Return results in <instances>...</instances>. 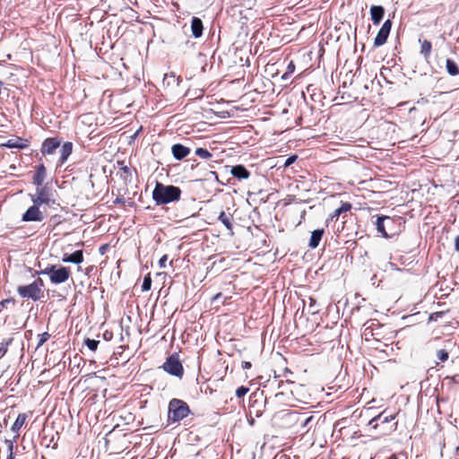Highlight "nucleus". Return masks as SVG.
Returning <instances> with one entry per match:
<instances>
[{"label":"nucleus","instance_id":"nucleus-3","mask_svg":"<svg viewBox=\"0 0 459 459\" xmlns=\"http://www.w3.org/2000/svg\"><path fill=\"white\" fill-rule=\"evenodd\" d=\"M44 281L38 277L30 284L18 286L17 293L23 299L39 301L44 298Z\"/></svg>","mask_w":459,"mask_h":459},{"label":"nucleus","instance_id":"nucleus-25","mask_svg":"<svg viewBox=\"0 0 459 459\" xmlns=\"http://www.w3.org/2000/svg\"><path fill=\"white\" fill-rule=\"evenodd\" d=\"M446 69L449 75L457 76L459 75V66L454 60L447 58L446 61Z\"/></svg>","mask_w":459,"mask_h":459},{"label":"nucleus","instance_id":"nucleus-41","mask_svg":"<svg viewBox=\"0 0 459 459\" xmlns=\"http://www.w3.org/2000/svg\"><path fill=\"white\" fill-rule=\"evenodd\" d=\"M252 367L251 362L249 361H243L242 362V368L243 369H249Z\"/></svg>","mask_w":459,"mask_h":459},{"label":"nucleus","instance_id":"nucleus-23","mask_svg":"<svg viewBox=\"0 0 459 459\" xmlns=\"http://www.w3.org/2000/svg\"><path fill=\"white\" fill-rule=\"evenodd\" d=\"M73 151V143L71 142H66L62 145V148L60 150V158H59V163L60 165H63L68 159V157L71 155Z\"/></svg>","mask_w":459,"mask_h":459},{"label":"nucleus","instance_id":"nucleus-24","mask_svg":"<svg viewBox=\"0 0 459 459\" xmlns=\"http://www.w3.org/2000/svg\"><path fill=\"white\" fill-rule=\"evenodd\" d=\"M218 219L227 230L233 233V215L231 213H226L224 211H221Z\"/></svg>","mask_w":459,"mask_h":459},{"label":"nucleus","instance_id":"nucleus-12","mask_svg":"<svg viewBox=\"0 0 459 459\" xmlns=\"http://www.w3.org/2000/svg\"><path fill=\"white\" fill-rule=\"evenodd\" d=\"M190 152H191L190 148H188L181 143L173 144L171 147L172 155L178 160H181L184 158H186V156H188Z\"/></svg>","mask_w":459,"mask_h":459},{"label":"nucleus","instance_id":"nucleus-36","mask_svg":"<svg viewBox=\"0 0 459 459\" xmlns=\"http://www.w3.org/2000/svg\"><path fill=\"white\" fill-rule=\"evenodd\" d=\"M13 442L14 441H12V440H5V443L8 445V451H9V455H8L7 459H14V455H13L14 446H13Z\"/></svg>","mask_w":459,"mask_h":459},{"label":"nucleus","instance_id":"nucleus-45","mask_svg":"<svg viewBox=\"0 0 459 459\" xmlns=\"http://www.w3.org/2000/svg\"><path fill=\"white\" fill-rule=\"evenodd\" d=\"M221 297V293L219 292L217 293L213 298H212V300H217L218 299H220Z\"/></svg>","mask_w":459,"mask_h":459},{"label":"nucleus","instance_id":"nucleus-22","mask_svg":"<svg viewBox=\"0 0 459 459\" xmlns=\"http://www.w3.org/2000/svg\"><path fill=\"white\" fill-rule=\"evenodd\" d=\"M204 25L201 19L193 17L191 21V30L195 38H200L203 35Z\"/></svg>","mask_w":459,"mask_h":459},{"label":"nucleus","instance_id":"nucleus-10","mask_svg":"<svg viewBox=\"0 0 459 459\" xmlns=\"http://www.w3.org/2000/svg\"><path fill=\"white\" fill-rule=\"evenodd\" d=\"M61 141L56 137L47 138L41 146L42 155L53 154L55 151L59 147Z\"/></svg>","mask_w":459,"mask_h":459},{"label":"nucleus","instance_id":"nucleus-47","mask_svg":"<svg viewBox=\"0 0 459 459\" xmlns=\"http://www.w3.org/2000/svg\"><path fill=\"white\" fill-rule=\"evenodd\" d=\"M173 5L178 10L179 9V4L178 3H174Z\"/></svg>","mask_w":459,"mask_h":459},{"label":"nucleus","instance_id":"nucleus-2","mask_svg":"<svg viewBox=\"0 0 459 459\" xmlns=\"http://www.w3.org/2000/svg\"><path fill=\"white\" fill-rule=\"evenodd\" d=\"M181 197V189L172 185L165 186L157 182L152 191V199L156 204L162 205L172 202L179 201Z\"/></svg>","mask_w":459,"mask_h":459},{"label":"nucleus","instance_id":"nucleus-7","mask_svg":"<svg viewBox=\"0 0 459 459\" xmlns=\"http://www.w3.org/2000/svg\"><path fill=\"white\" fill-rule=\"evenodd\" d=\"M30 198L33 204L49 205L51 203V193L47 186H37L36 193L30 195Z\"/></svg>","mask_w":459,"mask_h":459},{"label":"nucleus","instance_id":"nucleus-16","mask_svg":"<svg viewBox=\"0 0 459 459\" xmlns=\"http://www.w3.org/2000/svg\"><path fill=\"white\" fill-rule=\"evenodd\" d=\"M230 174L238 180L247 179L250 177L249 170L244 165L231 167Z\"/></svg>","mask_w":459,"mask_h":459},{"label":"nucleus","instance_id":"nucleus-8","mask_svg":"<svg viewBox=\"0 0 459 459\" xmlns=\"http://www.w3.org/2000/svg\"><path fill=\"white\" fill-rule=\"evenodd\" d=\"M392 25H393V22H392L391 19H387L383 23V25L381 26L380 30H378V32L374 39L375 47H381L386 43L388 36H389L391 29H392Z\"/></svg>","mask_w":459,"mask_h":459},{"label":"nucleus","instance_id":"nucleus-11","mask_svg":"<svg viewBox=\"0 0 459 459\" xmlns=\"http://www.w3.org/2000/svg\"><path fill=\"white\" fill-rule=\"evenodd\" d=\"M47 177V169L43 162H40L39 165L35 166V172L32 177V183L36 186H42L44 180Z\"/></svg>","mask_w":459,"mask_h":459},{"label":"nucleus","instance_id":"nucleus-15","mask_svg":"<svg viewBox=\"0 0 459 459\" xmlns=\"http://www.w3.org/2000/svg\"><path fill=\"white\" fill-rule=\"evenodd\" d=\"M394 220L389 216H379L377 217L376 225L377 230L379 233H381L385 238L390 237L388 234L386 229H385V223H394Z\"/></svg>","mask_w":459,"mask_h":459},{"label":"nucleus","instance_id":"nucleus-42","mask_svg":"<svg viewBox=\"0 0 459 459\" xmlns=\"http://www.w3.org/2000/svg\"><path fill=\"white\" fill-rule=\"evenodd\" d=\"M108 246L107 244L102 245V246L100 247V250H99V251H100V253L101 255H104V254L106 253L107 249H108Z\"/></svg>","mask_w":459,"mask_h":459},{"label":"nucleus","instance_id":"nucleus-34","mask_svg":"<svg viewBox=\"0 0 459 459\" xmlns=\"http://www.w3.org/2000/svg\"><path fill=\"white\" fill-rule=\"evenodd\" d=\"M308 301H309L308 313L311 315H315L316 313H317V309L315 308V305H316V301L312 297H308Z\"/></svg>","mask_w":459,"mask_h":459},{"label":"nucleus","instance_id":"nucleus-28","mask_svg":"<svg viewBox=\"0 0 459 459\" xmlns=\"http://www.w3.org/2000/svg\"><path fill=\"white\" fill-rule=\"evenodd\" d=\"M151 287H152V278H151V274L148 273L143 278L142 290H143V291H148L151 290Z\"/></svg>","mask_w":459,"mask_h":459},{"label":"nucleus","instance_id":"nucleus-38","mask_svg":"<svg viewBox=\"0 0 459 459\" xmlns=\"http://www.w3.org/2000/svg\"><path fill=\"white\" fill-rule=\"evenodd\" d=\"M294 71H295V65H294L293 61H290V62L289 63L288 66H287V72H286V74L282 76V78H283V79H284V78H286V75H287L288 74H292V73H294Z\"/></svg>","mask_w":459,"mask_h":459},{"label":"nucleus","instance_id":"nucleus-40","mask_svg":"<svg viewBox=\"0 0 459 459\" xmlns=\"http://www.w3.org/2000/svg\"><path fill=\"white\" fill-rule=\"evenodd\" d=\"M296 159H297V156H295V155L289 157V158L286 160V161H285V163H284V166H285V167L290 166V164H292V163L296 160Z\"/></svg>","mask_w":459,"mask_h":459},{"label":"nucleus","instance_id":"nucleus-44","mask_svg":"<svg viewBox=\"0 0 459 459\" xmlns=\"http://www.w3.org/2000/svg\"><path fill=\"white\" fill-rule=\"evenodd\" d=\"M311 420H312V417H308V418H307V419H306V420L301 423V425H302L303 427L307 426V424Z\"/></svg>","mask_w":459,"mask_h":459},{"label":"nucleus","instance_id":"nucleus-37","mask_svg":"<svg viewBox=\"0 0 459 459\" xmlns=\"http://www.w3.org/2000/svg\"><path fill=\"white\" fill-rule=\"evenodd\" d=\"M445 313L446 312H444V311L434 312V313L430 314L429 319V321H437L439 318L443 317Z\"/></svg>","mask_w":459,"mask_h":459},{"label":"nucleus","instance_id":"nucleus-18","mask_svg":"<svg viewBox=\"0 0 459 459\" xmlns=\"http://www.w3.org/2000/svg\"><path fill=\"white\" fill-rule=\"evenodd\" d=\"M27 419H28V415L26 413H20V414H18L15 421L12 425L11 430L13 432L16 433V435L14 437V441L16 440V438L19 437V436H20L19 431L26 423Z\"/></svg>","mask_w":459,"mask_h":459},{"label":"nucleus","instance_id":"nucleus-19","mask_svg":"<svg viewBox=\"0 0 459 459\" xmlns=\"http://www.w3.org/2000/svg\"><path fill=\"white\" fill-rule=\"evenodd\" d=\"M64 263H73L80 264L83 262V252L82 250H76L73 254H65L62 257Z\"/></svg>","mask_w":459,"mask_h":459},{"label":"nucleus","instance_id":"nucleus-6","mask_svg":"<svg viewBox=\"0 0 459 459\" xmlns=\"http://www.w3.org/2000/svg\"><path fill=\"white\" fill-rule=\"evenodd\" d=\"M162 368L168 374L182 378L184 368L178 353L169 355L162 365Z\"/></svg>","mask_w":459,"mask_h":459},{"label":"nucleus","instance_id":"nucleus-4","mask_svg":"<svg viewBox=\"0 0 459 459\" xmlns=\"http://www.w3.org/2000/svg\"><path fill=\"white\" fill-rule=\"evenodd\" d=\"M39 273L48 275L53 284L64 283L71 277L70 268L62 265H49L40 271Z\"/></svg>","mask_w":459,"mask_h":459},{"label":"nucleus","instance_id":"nucleus-31","mask_svg":"<svg viewBox=\"0 0 459 459\" xmlns=\"http://www.w3.org/2000/svg\"><path fill=\"white\" fill-rule=\"evenodd\" d=\"M257 403H258V401L256 399L255 400L251 399V403L249 405V414L254 413L256 417H259L262 415V412H263L262 410L257 409V411H253V410L255 409Z\"/></svg>","mask_w":459,"mask_h":459},{"label":"nucleus","instance_id":"nucleus-46","mask_svg":"<svg viewBox=\"0 0 459 459\" xmlns=\"http://www.w3.org/2000/svg\"><path fill=\"white\" fill-rule=\"evenodd\" d=\"M122 170L125 172V173H128L129 172V168L127 166H124L122 168Z\"/></svg>","mask_w":459,"mask_h":459},{"label":"nucleus","instance_id":"nucleus-1","mask_svg":"<svg viewBox=\"0 0 459 459\" xmlns=\"http://www.w3.org/2000/svg\"><path fill=\"white\" fill-rule=\"evenodd\" d=\"M397 412L389 413L387 409L381 411L377 416L369 420L368 426L372 429H378L377 434L385 436L394 432L397 429L398 422L394 421Z\"/></svg>","mask_w":459,"mask_h":459},{"label":"nucleus","instance_id":"nucleus-21","mask_svg":"<svg viewBox=\"0 0 459 459\" xmlns=\"http://www.w3.org/2000/svg\"><path fill=\"white\" fill-rule=\"evenodd\" d=\"M325 234V230L323 229L315 230L311 233V237L309 239L308 247L312 249L316 248L319 246V243Z\"/></svg>","mask_w":459,"mask_h":459},{"label":"nucleus","instance_id":"nucleus-48","mask_svg":"<svg viewBox=\"0 0 459 459\" xmlns=\"http://www.w3.org/2000/svg\"><path fill=\"white\" fill-rule=\"evenodd\" d=\"M394 223H385V229L386 228H390L391 225H393Z\"/></svg>","mask_w":459,"mask_h":459},{"label":"nucleus","instance_id":"nucleus-14","mask_svg":"<svg viewBox=\"0 0 459 459\" xmlns=\"http://www.w3.org/2000/svg\"><path fill=\"white\" fill-rule=\"evenodd\" d=\"M1 146L7 147L10 149H25L29 146V141L21 137H15L8 140L5 143H2Z\"/></svg>","mask_w":459,"mask_h":459},{"label":"nucleus","instance_id":"nucleus-29","mask_svg":"<svg viewBox=\"0 0 459 459\" xmlns=\"http://www.w3.org/2000/svg\"><path fill=\"white\" fill-rule=\"evenodd\" d=\"M84 343L91 351H95L98 348L100 342L93 340V339L87 338L84 340Z\"/></svg>","mask_w":459,"mask_h":459},{"label":"nucleus","instance_id":"nucleus-5","mask_svg":"<svg viewBox=\"0 0 459 459\" xmlns=\"http://www.w3.org/2000/svg\"><path fill=\"white\" fill-rule=\"evenodd\" d=\"M190 413L187 403L179 399H172L169 403V421L178 422L185 419Z\"/></svg>","mask_w":459,"mask_h":459},{"label":"nucleus","instance_id":"nucleus-9","mask_svg":"<svg viewBox=\"0 0 459 459\" xmlns=\"http://www.w3.org/2000/svg\"><path fill=\"white\" fill-rule=\"evenodd\" d=\"M39 204H33L28 210L22 214V220L23 221H41L44 219V214L40 211Z\"/></svg>","mask_w":459,"mask_h":459},{"label":"nucleus","instance_id":"nucleus-20","mask_svg":"<svg viewBox=\"0 0 459 459\" xmlns=\"http://www.w3.org/2000/svg\"><path fill=\"white\" fill-rule=\"evenodd\" d=\"M352 208V205L351 203L348 202H342L341 206L333 211L332 214H330L327 221H333L334 219L337 220L339 216H341L343 213H346L347 212H350Z\"/></svg>","mask_w":459,"mask_h":459},{"label":"nucleus","instance_id":"nucleus-26","mask_svg":"<svg viewBox=\"0 0 459 459\" xmlns=\"http://www.w3.org/2000/svg\"><path fill=\"white\" fill-rule=\"evenodd\" d=\"M13 338H8L0 343V359H2L7 352L9 345L12 344Z\"/></svg>","mask_w":459,"mask_h":459},{"label":"nucleus","instance_id":"nucleus-33","mask_svg":"<svg viewBox=\"0 0 459 459\" xmlns=\"http://www.w3.org/2000/svg\"><path fill=\"white\" fill-rule=\"evenodd\" d=\"M15 299L13 298H8L0 301V311L3 308H6L9 305H14Z\"/></svg>","mask_w":459,"mask_h":459},{"label":"nucleus","instance_id":"nucleus-35","mask_svg":"<svg viewBox=\"0 0 459 459\" xmlns=\"http://www.w3.org/2000/svg\"><path fill=\"white\" fill-rule=\"evenodd\" d=\"M248 391H249L248 387L241 385L236 390V395L238 398H242L248 393Z\"/></svg>","mask_w":459,"mask_h":459},{"label":"nucleus","instance_id":"nucleus-39","mask_svg":"<svg viewBox=\"0 0 459 459\" xmlns=\"http://www.w3.org/2000/svg\"><path fill=\"white\" fill-rule=\"evenodd\" d=\"M168 260V255H164L160 257V259L159 260V266L160 268H165L166 267V262Z\"/></svg>","mask_w":459,"mask_h":459},{"label":"nucleus","instance_id":"nucleus-13","mask_svg":"<svg viewBox=\"0 0 459 459\" xmlns=\"http://www.w3.org/2000/svg\"><path fill=\"white\" fill-rule=\"evenodd\" d=\"M370 18L374 25H378L384 18L385 8L381 5H372L369 10Z\"/></svg>","mask_w":459,"mask_h":459},{"label":"nucleus","instance_id":"nucleus-43","mask_svg":"<svg viewBox=\"0 0 459 459\" xmlns=\"http://www.w3.org/2000/svg\"><path fill=\"white\" fill-rule=\"evenodd\" d=\"M455 249L459 252V235L455 239Z\"/></svg>","mask_w":459,"mask_h":459},{"label":"nucleus","instance_id":"nucleus-27","mask_svg":"<svg viewBox=\"0 0 459 459\" xmlns=\"http://www.w3.org/2000/svg\"><path fill=\"white\" fill-rule=\"evenodd\" d=\"M195 152L201 159L208 160L212 157V154L204 148H196Z\"/></svg>","mask_w":459,"mask_h":459},{"label":"nucleus","instance_id":"nucleus-30","mask_svg":"<svg viewBox=\"0 0 459 459\" xmlns=\"http://www.w3.org/2000/svg\"><path fill=\"white\" fill-rule=\"evenodd\" d=\"M437 357L440 361L446 362L449 358V353L446 350L441 349L437 351Z\"/></svg>","mask_w":459,"mask_h":459},{"label":"nucleus","instance_id":"nucleus-32","mask_svg":"<svg viewBox=\"0 0 459 459\" xmlns=\"http://www.w3.org/2000/svg\"><path fill=\"white\" fill-rule=\"evenodd\" d=\"M38 338L39 342L37 344V348L42 346L50 338V334L48 332H45L41 334H39Z\"/></svg>","mask_w":459,"mask_h":459},{"label":"nucleus","instance_id":"nucleus-17","mask_svg":"<svg viewBox=\"0 0 459 459\" xmlns=\"http://www.w3.org/2000/svg\"><path fill=\"white\" fill-rule=\"evenodd\" d=\"M420 43V54L423 56V58L429 62L431 56L432 52V43L429 39H419Z\"/></svg>","mask_w":459,"mask_h":459},{"label":"nucleus","instance_id":"nucleus-49","mask_svg":"<svg viewBox=\"0 0 459 459\" xmlns=\"http://www.w3.org/2000/svg\"><path fill=\"white\" fill-rule=\"evenodd\" d=\"M303 304H304L303 309H305V307H306V301L305 300H303Z\"/></svg>","mask_w":459,"mask_h":459}]
</instances>
